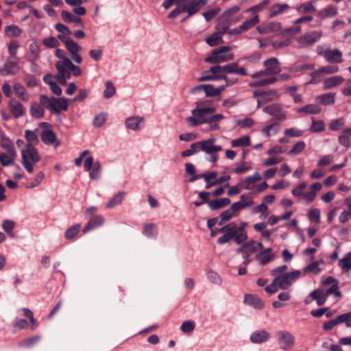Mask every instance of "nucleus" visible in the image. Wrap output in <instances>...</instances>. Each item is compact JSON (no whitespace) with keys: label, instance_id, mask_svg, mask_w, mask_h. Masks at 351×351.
Instances as JSON below:
<instances>
[{"label":"nucleus","instance_id":"obj_17","mask_svg":"<svg viewBox=\"0 0 351 351\" xmlns=\"http://www.w3.org/2000/svg\"><path fill=\"white\" fill-rule=\"evenodd\" d=\"M271 338V334L265 329L254 330L250 337V341L254 344H262L267 342Z\"/></svg>","mask_w":351,"mask_h":351},{"label":"nucleus","instance_id":"obj_43","mask_svg":"<svg viewBox=\"0 0 351 351\" xmlns=\"http://www.w3.org/2000/svg\"><path fill=\"white\" fill-rule=\"evenodd\" d=\"M319 262L318 261H313L307 266H306L303 269V274H306L309 273H312L315 275L318 274L321 271V269L319 267Z\"/></svg>","mask_w":351,"mask_h":351},{"label":"nucleus","instance_id":"obj_19","mask_svg":"<svg viewBox=\"0 0 351 351\" xmlns=\"http://www.w3.org/2000/svg\"><path fill=\"white\" fill-rule=\"evenodd\" d=\"M19 69L20 67L17 62L8 58L3 66L0 68V74L3 76L13 75L16 74Z\"/></svg>","mask_w":351,"mask_h":351},{"label":"nucleus","instance_id":"obj_61","mask_svg":"<svg viewBox=\"0 0 351 351\" xmlns=\"http://www.w3.org/2000/svg\"><path fill=\"white\" fill-rule=\"evenodd\" d=\"M325 129V125L323 121L322 120H314L312 121V125L310 128L311 131L313 132H319Z\"/></svg>","mask_w":351,"mask_h":351},{"label":"nucleus","instance_id":"obj_9","mask_svg":"<svg viewBox=\"0 0 351 351\" xmlns=\"http://www.w3.org/2000/svg\"><path fill=\"white\" fill-rule=\"evenodd\" d=\"M265 69L254 73L251 75L253 79H258L265 76H271L279 73L281 71L280 64L276 58H270L263 63Z\"/></svg>","mask_w":351,"mask_h":351},{"label":"nucleus","instance_id":"obj_24","mask_svg":"<svg viewBox=\"0 0 351 351\" xmlns=\"http://www.w3.org/2000/svg\"><path fill=\"white\" fill-rule=\"evenodd\" d=\"M45 108H47V104H43L40 101L39 103L33 102L29 108L30 114L34 118L40 119L45 114Z\"/></svg>","mask_w":351,"mask_h":351},{"label":"nucleus","instance_id":"obj_36","mask_svg":"<svg viewBox=\"0 0 351 351\" xmlns=\"http://www.w3.org/2000/svg\"><path fill=\"white\" fill-rule=\"evenodd\" d=\"M350 138L351 128H346L342 131L341 134L339 136V143L346 147H349L350 145Z\"/></svg>","mask_w":351,"mask_h":351},{"label":"nucleus","instance_id":"obj_1","mask_svg":"<svg viewBox=\"0 0 351 351\" xmlns=\"http://www.w3.org/2000/svg\"><path fill=\"white\" fill-rule=\"evenodd\" d=\"M216 111V108H195L191 111V116L186 119L188 124L195 127L203 123H209L210 130H215L219 128L218 122L224 117L222 114H212Z\"/></svg>","mask_w":351,"mask_h":351},{"label":"nucleus","instance_id":"obj_32","mask_svg":"<svg viewBox=\"0 0 351 351\" xmlns=\"http://www.w3.org/2000/svg\"><path fill=\"white\" fill-rule=\"evenodd\" d=\"M61 16L62 20L66 23H73L76 25L83 26L82 19L79 16L73 15L69 11L62 10L61 12Z\"/></svg>","mask_w":351,"mask_h":351},{"label":"nucleus","instance_id":"obj_11","mask_svg":"<svg viewBox=\"0 0 351 351\" xmlns=\"http://www.w3.org/2000/svg\"><path fill=\"white\" fill-rule=\"evenodd\" d=\"M39 101H40L43 104H47V108L55 113H59L62 110L65 111L68 108L67 100L63 97H48L45 95H40Z\"/></svg>","mask_w":351,"mask_h":351},{"label":"nucleus","instance_id":"obj_26","mask_svg":"<svg viewBox=\"0 0 351 351\" xmlns=\"http://www.w3.org/2000/svg\"><path fill=\"white\" fill-rule=\"evenodd\" d=\"M278 97V94L274 89L263 91L261 98L257 99V108H259L263 104L274 101Z\"/></svg>","mask_w":351,"mask_h":351},{"label":"nucleus","instance_id":"obj_62","mask_svg":"<svg viewBox=\"0 0 351 351\" xmlns=\"http://www.w3.org/2000/svg\"><path fill=\"white\" fill-rule=\"evenodd\" d=\"M115 93V87L113 84L108 81L106 83V88L104 91V97L106 99L112 97Z\"/></svg>","mask_w":351,"mask_h":351},{"label":"nucleus","instance_id":"obj_57","mask_svg":"<svg viewBox=\"0 0 351 351\" xmlns=\"http://www.w3.org/2000/svg\"><path fill=\"white\" fill-rule=\"evenodd\" d=\"M279 129V125L277 123H273L265 126L262 130V132L267 136L275 134Z\"/></svg>","mask_w":351,"mask_h":351},{"label":"nucleus","instance_id":"obj_60","mask_svg":"<svg viewBox=\"0 0 351 351\" xmlns=\"http://www.w3.org/2000/svg\"><path fill=\"white\" fill-rule=\"evenodd\" d=\"M281 106L278 104H273L271 105L267 106L263 108V112L267 113L271 116L274 117L275 114L278 112Z\"/></svg>","mask_w":351,"mask_h":351},{"label":"nucleus","instance_id":"obj_22","mask_svg":"<svg viewBox=\"0 0 351 351\" xmlns=\"http://www.w3.org/2000/svg\"><path fill=\"white\" fill-rule=\"evenodd\" d=\"M325 60L331 63H341L343 62L342 53L338 49H326Z\"/></svg>","mask_w":351,"mask_h":351},{"label":"nucleus","instance_id":"obj_49","mask_svg":"<svg viewBox=\"0 0 351 351\" xmlns=\"http://www.w3.org/2000/svg\"><path fill=\"white\" fill-rule=\"evenodd\" d=\"M40 339V336L36 335L25 339L19 342L21 347L29 348L37 343Z\"/></svg>","mask_w":351,"mask_h":351},{"label":"nucleus","instance_id":"obj_54","mask_svg":"<svg viewBox=\"0 0 351 351\" xmlns=\"http://www.w3.org/2000/svg\"><path fill=\"white\" fill-rule=\"evenodd\" d=\"M240 202L245 208L250 207L254 205L253 196L252 193H244L240 196Z\"/></svg>","mask_w":351,"mask_h":351},{"label":"nucleus","instance_id":"obj_52","mask_svg":"<svg viewBox=\"0 0 351 351\" xmlns=\"http://www.w3.org/2000/svg\"><path fill=\"white\" fill-rule=\"evenodd\" d=\"M217 176V173L216 172H215V171H212V172H210V173H208L197 174V176H195V177H191L189 179V182H193L196 180H198V179H200V178H204V180L206 182H209L211 180L216 178Z\"/></svg>","mask_w":351,"mask_h":351},{"label":"nucleus","instance_id":"obj_51","mask_svg":"<svg viewBox=\"0 0 351 351\" xmlns=\"http://www.w3.org/2000/svg\"><path fill=\"white\" fill-rule=\"evenodd\" d=\"M25 137L28 142L27 145H31L32 146H34L35 145H37L39 142L37 135L35 134L34 132L32 130H25Z\"/></svg>","mask_w":351,"mask_h":351},{"label":"nucleus","instance_id":"obj_30","mask_svg":"<svg viewBox=\"0 0 351 351\" xmlns=\"http://www.w3.org/2000/svg\"><path fill=\"white\" fill-rule=\"evenodd\" d=\"M14 92L16 97L24 102H27L30 96L25 88L21 84L16 83L13 86Z\"/></svg>","mask_w":351,"mask_h":351},{"label":"nucleus","instance_id":"obj_63","mask_svg":"<svg viewBox=\"0 0 351 351\" xmlns=\"http://www.w3.org/2000/svg\"><path fill=\"white\" fill-rule=\"evenodd\" d=\"M345 124V120L343 118H339L337 119L332 120L329 124L330 130L332 131H337L340 130L342 126Z\"/></svg>","mask_w":351,"mask_h":351},{"label":"nucleus","instance_id":"obj_27","mask_svg":"<svg viewBox=\"0 0 351 351\" xmlns=\"http://www.w3.org/2000/svg\"><path fill=\"white\" fill-rule=\"evenodd\" d=\"M344 78L341 75H335L326 78L323 80V88L328 90L341 84Z\"/></svg>","mask_w":351,"mask_h":351},{"label":"nucleus","instance_id":"obj_7","mask_svg":"<svg viewBox=\"0 0 351 351\" xmlns=\"http://www.w3.org/2000/svg\"><path fill=\"white\" fill-rule=\"evenodd\" d=\"M307 184L305 182L299 184L295 189L292 190V194L295 197H302L307 204H310L314 201L317 196V193L321 191L322 185L319 182L313 184L310 187V191L304 193Z\"/></svg>","mask_w":351,"mask_h":351},{"label":"nucleus","instance_id":"obj_42","mask_svg":"<svg viewBox=\"0 0 351 351\" xmlns=\"http://www.w3.org/2000/svg\"><path fill=\"white\" fill-rule=\"evenodd\" d=\"M206 42L209 46L215 47L223 43V40L221 34L216 32L206 38Z\"/></svg>","mask_w":351,"mask_h":351},{"label":"nucleus","instance_id":"obj_41","mask_svg":"<svg viewBox=\"0 0 351 351\" xmlns=\"http://www.w3.org/2000/svg\"><path fill=\"white\" fill-rule=\"evenodd\" d=\"M297 11L300 14H308L313 13L316 11L315 7L313 5L312 1H308L302 3L296 8Z\"/></svg>","mask_w":351,"mask_h":351},{"label":"nucleus","instance_id":"obj_38","mask_svg":"<svg viewBox=\"0 0 351 351\" xmlns=\"http://www.w3.org/2000/svg\"><path fill=\"white\" fill-rule=\"evenodd\" d=\"M337 14V9L335 7L329 5L327 7H326L324 10L319 11L317 15L319 18L324 19L335 16Z\"/></svg>","mask_w":351,"mask_h":351},{"label":"nucleus","instance_id":"obj_18","mask_svg":"<svg viewBox=\"0 0 351 351\" xmlns=\"http://www.w3.org/2000/svg\"><path fill=\"white\" fill-rule=\"evenodd\" d=\"M145 124V119L140 116L130 117L125 120L126 128L133 131L141 130L144 128Z\"/></svg>","mask_w":351,"mask_h":351},{"label":"nucleus","instance_id":"obj_34","mask_svg":"<svg viewBox=\"0 0 351 351\" xmlns=\"http://www.w3.org/2000/svg\"><path fill=\"white\" fill-rule=\"evenodd\" d=\"M125 195V193L124 191L118 192L112 198H111L109 202L106 204V208H112L116 206H118L121 204L124 197Z\"/></svg>","mask_w":351,"mask_h":351},{"label":"nucleus","instance_id":"obj_56","mask_svg":"<svg viewBox=\"0 0 351 351\" xmlns=\"http://www.w3.org/2000/svg\"><path fill=\"white\" fill-rule=\"evenodd\" d=\"M107 119V114L106 113H99V114L96 115L93 121V124L96 128H99L102 126Z\"/></svg>","mask_w":351,"mask_h":351},{"label":"nucleus","instance_id":"obj_13","mask_svg":"<svg viewBox=\"0 0 351 351\" xmlns=\"http://www.w3.org/2000/svg\"><path fill=\"white\" fill-rule=\"evenodd\" d=\"M323 36L322 30H313L297 38L298 43L302 47H308L317 43Z\"/></svg>","mask_w":351,"mask_h":351},{"label":"nucleus","instance_id":"obj_20","mask_svg":"<svg viewBox=\"0 0 351 351\" xmlns=\"http://www.w3.org/2000/svg\"><path fill=\"white\" fill-rule=\"evenodd\" d=\"M40 138L46 145H53L55 147L60 145V141L56 138V134L51 130H43L40 134Z\"/></svg>","mask_w":351,"mask_h":351},{"label":"nucleus","instance_id":"obj_14","mask_svg":"<svg viewBox=\"0 0 351 351\" xmlns=\"http://www.w3.org/2000/svg\"><path fill=\"white\" fill-rule=\"evenodd\" d=\"M276 337L280 348L282 350H291L295 342V337L287 330L277 331Z\"/></svg>","mask_w":351,"mask_h":351},{"label":"nucleus","instance_id":"obj_47","mask_svg":"<svg viewBox=\"0 0 351 351\" xmlns=\"http://www.w3.org/2000/svg\"><path fill=\"white\" fill-rule=\"evenodd\" d=\"M0 146L5 151H16L13 142L5 135L0 139Z\"/></svg>","mask_w":351,"mask_h":351},{"label":"nucleus","instance_id":"obj_31","mask_svg":"<svg viewBox=\"0 0 351 351\" xmlns=\"http://www.w3.org/2000/svg\"><path fill=\"white\" fill-rule=\"evenodd\" d=\"M322 110L321 107L317 104H311L296 109L298 113L304 114H317Z\"/></svg>","mask_w":351,"mask_h":351},{"label":"nucleus","instance_id":"obj_33","mask_svg":"<svg viewBox=\"0 0 351 351\" xmlns=\"http://www.w3.org/2000/svg\"><path fill=\"white\" fill-rule=\"evenodd\" d=\"M335 93H331L322 94L316 97V100L324 106L331 105L335 103Z\"/></svg>","mask_w":351,"mask_h":351},{"label":"nucleus","instance_id":"obj_21","mask_svg":"<svg viewBox=\"0 0 351 351\" xmlns=\"http://www.w3.org/2000/svg\"><path fill=\"white\" fill-rule=\"evenodd\" d=\"M8 106L11 113L15 118H19L25 113V107L16 99H11L9 101Z\"/></svg>","mask_w":351,"mask_h":351},{"label":"nucleus","instance_id":"obj_4","mask_svg":"<svg viewBox=\"0 0 351 351\" xmlns=\"http://www.w3.org/2000/svg\"><path fill=\"white\" fill-rule=\"evenodd\" d=\"M40 160V156L34 146L26 145L21 149V163L25 169L29 173L34 171L35 165Z\"/></svg>","mask_w":351,"mask_h":351},{"label":"nucleus","instance_id":"obj_12","mask_svg":"<svg viewBox=\"0 0 351 351\" xmlns=\"http://www.w3.org/2000/svg\"><path fill=\"white\" fill-rule=\"evenodd\" d=\"M72 60L69 58H64V60H58L56 62L55 66L58 71L56 75V80L60 84L65 85L66 80L71 77L70 64Z\"/></svg>","mask_w":351,"mask_h":351},{"label":"nucleus","instance_id":"obj_64","mask_svg":"<svg viewBox=\"0 0 351 351\" xmlns=\"http://www.w3.org/2000/svg\"><path fill=\"white\" fill-rule=\"evenodd\" d=\"M339 324L345 323L346 327H351V311L337 316Z\"/></svg>","mask_w":351,"mask_h":351},{"label":"nucleus","instance_id":"obj_3","mask_svg":"<svg viewBox=\"0 0 351 351\" xmlns=\"http://www.w3.org/2000/svg\"><path fill=\"white\" fill-rule=\"evenodd\" d=\"M208 0H191L188 3H182L168 14V18L173 19L182 12H186L188 17L197 13L207 3Z\"/></svg>","mask_w":351,"mask_h":351},{"label":"nucleus","instance_id":"obj_6","mask_svg":"<svg viewBox=\"0 0 351 351\" xmlns=\"http://www.w3.org/2000/svg\"><path fill=\"white\" fill-rule=\"evenodd\" d=\"M235 48V46H222L214 49L210 56L206 58L205 62L210 64H218L232 60L233 53H228Z\"/></svg>","mask_w":351,"mask_h":351},{"label":"nucleus","instance_id":"obj_10","mask_svg":"<svg viewBox=\"0 0 351 351\" xmlns=\"http://www.w3.org/2000/svg\"><path fill=\"white\" fill-rule=\"evenodd\" d=\"M58 38L64 44L66 49L70 53L71 60L77 64L82 63V58L80 54V52L82 49V47L69 37H66L63 35H58Z\"/></svg>","mask_w":351,"mask_h":351},{"label":"nucleus","instance_id":"obj_16","mask_svg":"<svg viewBox=\"0 0 351 351\" xmlns=\"http://www.w3.org/2000/svg\"><path fill=\"white\" fill-rule=\"evenodd\" d=\"M219 71H224L226 73L237 74L239 75H247V69L245 67H239L238 63L232 62L223 66L217 65Z\"/></svg>","mask_w":351,"mask_h":351},{"label":"nucleus","instance_id":"obj_46","mask_svg":"<svg viewBox=\"0 0 351 351\" xmlns=\"http://www.w3.org/2000/svg\"><path fill=\"white\" fill-rule=\"evenodd\" d=\"M301 31L302 28L300 24L299 23H296L295 20L294 21L292 26L287 27L283 30V33L289 36H293L300 33Z\"/></svg>","mask_w":351,"mask_h":351},{"label":"nucleus","instance_id":"obj_15","mask_svg":"<svg viewBox=\"0 0 351 351\" xmlns=\"http://www.w3.org/2000/svg\"><path fill=\"white\" fill-rule=\"evenodd\" d=\"M226 232L235 235V242L237 244H241L247 239V232L243 230V228H239L234 222L225 226Z\"/></svg>","mask_w":351,"mask_h":351},{"label":"nucleus","instance_id":"obj_58","mask_svg":"<svg viewBox=\"0 0 351 351\" xmlns=\"http://www.w3.org/2000/svg\"><path fill=\"white\" fill-rule=\"evenodd\" d=\"M5 32L10 37L19 36L21 34V29L18 26L11 25L5 28Z\"/></svg>","mask_w":351,"mask_h":351},{"label":"nucleus","instance_id":"obj_48","mask_svg":"<svg viewBox=\"0 0 351 351\" xmlns=\"http://www.w3.org/2000/svg\"><path fill=\"white\" fill-rule=\"evenodd\" d=\"M259 23L258 16L256 15L253 18L245 21L240 25V29L246 31Z\"/></svg>","mask_w":351,"mask_h":351},{"label":"nucleus","instance_id":"obj_35","mask_svg":"<svg viewBox=\"0 0 351 351\" xmlns=\"http://www.w3.org/2000/svg\"><path fill=\"white\" fill-rule=\"evenodd\" d=\"M251 140L248 135L243 136L240 138L231 141L230 144L233 147H243L250 145Z\"/></svg>","mask_w":351,"mask_h":351},{"label":"nucleus","instance_id":"obj_53","mask_svg":"<svg viewBox=\"0 0 351 351\" xmlns=\"http://www.w3.org/2000/svg\"><path fill=\"white\" fill-rule=\"evenodd\" d=\"M81 226L80 224H75L69 228L65 232L64 237L66 239H71L74 238L80 232Z\"/></svg>","mask_w":351,"mask_h":351},{"label":"nucleus","instance_id":"obj_45","mask_svg":"<svg viewBox=\"0 0 351 351\" xmlns=\"http://www.w3.org/2000/svg\"><path fill=\"white\" fill-rule=\"evenodd\" d=\"M217 66H214L210 67L209 69L204 71L202 73V76L198 79V82H206V81H213L211 79H208V77H213L214 73L219 72Z\"/></svg>","mask_w":351,"mask_h":351},{"label":"nucleus","instance_id":"obj_28","mask_svg":"<svg viewBox=\"0 0 351 351\" xmlns=\"http://www.w3.org/2000/svg\"><path fill=\"white\" fill-rule=\"evenodd\" d=\"M0 153V162L3 166L7 167L14 165V160L17 156L16 151H5Z\"/></svg>","mask_w":351,"mask_h":351},{"label":"nucleus","instance_id":"obj_59","mask_svg":"<svg viewBox=\"0 0 351 351\" xmlns=\"http://www.w3.org/2000/svg\"><path fill=\"white\" fill-rule=\"evenodd\" d=\"M221 11V9L218 7L213 9H210L206 12L202 13L203 16L207 22L210 21L214 19Z\"/></svg>","mask_w":351,"mask_h":351},{"label":"nucleus","instance_id":"obj_29","mask_svg":"<svg viewBox=\"0 0 351 351\" xmlns=\"http://www.w3.org/2000/svg\"><path fill=\"white\" fill-rule=\"evenodd\" d=\"M244 303L254 307L256 309H262L264 303L260 298L252 294H246L244 297Z\"/></svg>","mask_w":351,"mask_h":351},{"label":"nucleus","instance_id":"obj_55","mask_svg":"<svg viewBox=\"0 0 351 351\" xmlns=\"http://www.w3.org/2000/svg\"><path fill=\"white\" fill-rule=\"evenodd\" d=\"M101 169L100 163L98 161L95 162L91 170L88 171L90 178L93 180L99 179L101 175Z\"/></svg>","mask_w":351,"mask_h":351},{"label":"nucleus","instance_id":"obj_40","mask_svg":"<svg viewBox=\"0 0 351 351\" xmlns=\"http://www.w3.org/2000/svg\"><path fill=\"white\" fill-rule=\"evenodd\" d=\"M338 265L343 271L351 270V252L347 253L343 258L339 260Z\"/></svg>","mask_w":351,"mask_h":351},{"label":"nucleus","instance_id":"obj_44","mask_svg":"<svg viewBox=\"0 0 351 351\" xmlns=\"http://www.w3.org/2000/svg\"><path fill=\"white\" fill-rule=\"evenodd\" d=\"M15 227V223L12 220H4L2 223L3 230L8 234L10 238L15 237L13 229Z\"/></svg>","mask_w":351,"mask_h":351},{"label":"nucleus","instance_id":"obj_23","mask_svg":"<svg viewBox=\"0 0 351 351\" xmlns=\"http://www.w3.org/2000/svg\"><path fill=\"white\" fill-rule=\"evenodd\" d=\"M290 8L287 3H276L271 5L269 9V18H274L287 12Z\"/></svg>","mask_w":351,"mask_h":351},{"label":"nucleus","instance_id":"obj_5","mask_svg":"<svg viewBox=\"0 0 351 351\" xmlns=\"http://www.w3.org/2000/svg\"><path fill=\"white\" fill-rule=\"evenodd\" d=\"M263 244L260 242L251 240L248 242L243 243L237 249V253L241 254L243 258V264L245 265H249L253 260L252 256L259 253V251L263 249Z\"/></svg>","mask_w":351,"mask_h":351},{"label":"nucleus","instance_id":"obj_50","mask_svg":"<svg viewBox=\"0 0 351 351\" xmlns=\"http://www.w3.org/2000/svg\"><path fill=\"white\" fill-rule=\"evenodd\" d=\"M58 40V38H56L53 36H49L45 38L42 40V43L45 47L47 48H56L60 45Z\"/></svg>","mask_w":351,"mask_h":351},{"label":"nucleus","instance_id":"obj_37","mask_svg":"<svg viewBox=\"0 0 351 351\" xmlns=\"http://www.w3.org/2000/svg\"><path fill=\"white\" fill-rule=\"evenodd\" d=\"M230 203V199L228 197H223L208 202V206L212 210H216L223 208Z\"/></svg>","mask_w":351,"mask_h":351},{"label":"nucleus","instance_id":"obj_25","mask_svg":"<svg viewBox=\"0 0 351 351\" xmlns=\"http://www.w3.org/2000/svg\"><path fill=\"white\" fill-rule=\"evenodd\" d=\"M104 223V218L101 215H95L90 218L88 223L86 224L83 229L84 233L88 232L90 230L96 228L103 225Z\"/></svg>","mask_w":351,"mask_h":351},{"label":"nucleus","instance_id":"obj_8","mask_svg":"<svg viewBox=\"0 0 351 351\" xmlns=\"http://www.w3.org/2000/svg\"><path fill=\"white\" fill-rule=\"evenodd\" d=\"M215 138H209L206 141H198L195 145L198 146L199 151H202L209 157L208 160L211 162H215L218 159V152L222 149L219 145L215 144Z\"/></svg>","mask_w":351,"mask_h":351},{"label":"nucleus","instance_id":"obj_39","mask_svg":"<svg viewBox=\"0 0 351 351\" xmlns=\"http://www.w3.org/2000/svg\"><path fill=\"white\" fill-rule=\"evenodd\" d=\"M143 234L148 237L155 239L157 234V228L155 223H145Z\"/></svg>","mask_w":351,"mask_h":351},{"label":"nucleus","instance_id":"obj_2","mask_svg":"<svg viewBox=\"0 0 351 351\" xmlns=\"http://www.w3.org/2000/svg\"><path fill=\"white\" fill-rule=\"evenodd\" d=\"M287 269V265H281L271 271V276L276 278L279 283V288L281 289H289L293 282L300 278L302 274L300 270L286 273Z\"/></svg>","mask_w":351,"mask_h":351}]
</instances>
